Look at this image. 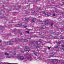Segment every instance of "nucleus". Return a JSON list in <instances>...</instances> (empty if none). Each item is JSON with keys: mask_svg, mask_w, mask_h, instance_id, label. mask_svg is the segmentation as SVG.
I'll use <instances>...</instances> for the list:
<instances>
[{"mask_svg": "<svg viewBox=\"0 0 64 64\" xmlns=\"http://www.w3.org/2000/svg\"><path fill=\"white\" fill-rule=\"evenodd\" d=\"M39 42H40V43H41V42H42V40H39Z\"/></svg>", "mask_w": 64, "mask_h": 64, "instance_id": "29", "label": "nucleus"}, {"mask_svg": "<svg viewBox=\"0 0 64 64\" xmlns=\"http://www.w3.org/2000/svg\"><path fill=\"white\" fill-rule=\"evenodd\" d=\"M25 32L27 33L28 34H29V32L28 31Z\"/></svg>", "mask_w": 64, "mask_h": 64, "instance_id": "22", "label": "nucleus"}, {"mask_svg": "<svg viewBox=\"0 0 64 64\" xmlns=\"http://www.w3.org/2000/svg\"><path fill=\"white\" fill-rule=\"evenodd\" d=\"M59 19H61V16H60L59 17Z\"/></svg>", "mask_w": 64, "mask_h": 64, "instance_id": "39", "label": "nucleus"}, {"mask_svg": "<svg viewBox=\"0 0 64 64\" xmlns=\"http://www.w3.org/2000/svg\"><path fill=\"white\" fill-rule=\"evenodd\" d=\"M32 19H33V20H34V19H35V18H32Z\"/></svg>", "mask_w": 64, "mask_h": 64, "instance_id": "37", "label": "nucleus"}, {"mask_svg": "<svg viewBox=\"0 0 64 64\" xmlns=\"http://www.w3.org/2000/svg\"><path fill=\"white\" fill-rule=\"evenodd\" d=\"M26 21H27V22H28L29 20V19L28 18H25Z\"/></svg>", "mask_w": 64, "mask_h": 64, "instance_id": "7", "label": "nucleus"}, {"mask_svg": "<svg viewBox=\"0 0 64 64\" xmlns=\"http://www.w3.org/2000/svg\"><path fill=\"white\" fill-rule=\"evenodd\" d=\"M41 28H42V29H43V27H42L41 28H40V29H41Z\"/></svg>", "mask_w": 64, "mask_h": 64, "instance_id": "47", "label": "nucleus"}, {"mask_svg": "<svg viewBox=\"0 0 64 64\" xmlns=\"http://www.w3.org/2000/svg\"><path fill=\"white\" fill-rule=\"evenodd\" d=\"M27 59L29 61H32V56H29L28 57Z\"/></svg>", "mask_w": 64, "mask_h": 64, "instance_id": "4", "label": "nucleus"}, {"mask_svg": "<svg viewBox=\"0 0 64 64\" xmlns=\"http://www.w3.org/2000/svg\"><path fill=\"white\" fill-rule=\"evenodd\" d=\"M53 22H52L50 24V26H53Z\"/></svg>", "mask_w": 64, "mask_h": 64, "instance_id": "12", "label": "nucleus"}, {"mask_svg": "<svg viewBox=\"0 0 64 64\" xmlns=\"http://www.w3.org/2000/svg\"><path fill=\"white\" fill-rule=\"evenodd\" d=\"M4 54L5 55H7V56H8V55H9V54L7 53V52H5Z\"/></svg>", "mask_w": 64, "mask_h": 64, "instance_id": "15", "label": "nucleus"}, {"mask_svg": "<svg viewBox=\"0 0 64 64\" xmlns=\"http://www.w3.org/2000/svg\"><path fill=\"white\" fill-rule=\"evenodd\" d=\"M16 52H13V53H12V55H15L16 54Z\"/></svg>", "mask_w": 64, "mask_h": 64, "instance_id": "16", "label": "nucleus"}, {"mask_svg": "<svg viewBox=\"0 0 64 64\" xmlns=\"http://www.w3.org/2000/svg\"><path fill=\"white\" fill-rule=\"evenodd\" d=\"M38 54V52H35L34 53V55H35V56H37V54Z\"/></svg>", "mask_w": 64, "mask_h": 64, "instance_id": "8", "label": "nucleus"}, {"mask_svg": "<svg viewBox=\"0 0 64 64\" xmlns=\"http://www.w3.org/2000/svg\"><path fill=\"white\" fill-rule=\"evenodd\" d=\"M26 27H27V26H24V28H26Z\"/></svg>", "mask_w": 64, "mask_h": 64, "instance_id": "33", "label": "nucleus"}, {"mask_svg": "<svg viewBox=\"0 0 64 64\" xmlns=\"http://www.w3.org/2000/svg\"><path fill=\"white\" fill-rule=\"evenodd\" d=\"M62 39H64V38H62Z\"/></svg>", "mask_w": 64, "mask_h": 64, "instance_id": "54", "label": "nucleus"}, {"mask_svg": "<svg viewBox=\"0 0 64 64\" xmlns=\"http://www.w3.org/2000/svg\"><path fill=\"white\" fill-rule=\"evenodd\" d=\"M45 25H46V24H45Z\"/></svg>", "mask_w": 64, "mask_h": 64, "instance_id": "52", "label": "nucleus"}, {"mask_svg": "<svg viewBox=\"0 0 64 64\" xmlns=\"http://www.w3.org/2000/svg\"><path fill=\"white\" fill-rule=\"evenodd\" d=\"M11 57H14L13 56H7L6 57V58H10Z\"/></svg>", "mask_w": 64, "mask_h": 64, "instance_id": "14", "label": "nucleus"}, {"mask_svg": "<svg viewBox=\"0 0 64 64\" xmlns=\"http://www.w3.org/2000/svg\"><path fill=\"white\" fill-rule=\"evenodd\" d=\"M22 33H21L20 34H22Z\"/></svg>", "mask_w": 64, "mask_h": 64, "instance_id": "46", "label": "nucleus"}, {"mask_svg": "<svg viewBox=\"0 0 64 64\" xmlns=\"http://www.w3.org/2000/svg\"><path fill=\"white\" fill-rule=\"evenodd\" d=\"M51 41H48L47 43H51Z\"/></svg>", "mask_w": 64, "mask_h": 64, "instance_id": "21", "label": "nucleus"}, {"mask_svg": "<svg viewBox=\"0 0 64 64\" xmlns=\"http://www.w3.org/2000/svg\"><path fill=\"white\" fill-rule=\"evenodd\" d=\"M55 11L56 13H58V12H59V10H56Z\"/></svg>", "mask_w": 64, "mask_h": 64, "instance_id": "13", "label": "nucleus"}, {"mask_svg": "<svg viewBox=\"0 0 64 64\" xmlns=\"http://www.w3.org/2000/svg\"><path fill=\"white\" fill-rule=\"evenodd\" d=\"M36 45V48H39V46H37V45Z\"/></svg>", "mask_w": 64, "mask_h": 64, "instance_id": "20", "label": "nucleus"}, {"mask_svg": "<svg viewBox=\"0 0 64 64\" xmlns=\"http://www.w3.org/2000/svg\"><path fill=\"white\" fill-rule=\"evenodd\" d=\"M25 40H26V39H25L24 40V41H25Z\"/></svg>", "mask_w": 64, "mask_h": 64, "instance_id": "48", "label": "nucleus"}, {"mask_svg": "<svg viewBox=\"0 0 64 64\" xmlns=\"http://www.w3.org/2000/svg\"><path fill=\"white\" fill-rule=\"evenodd\" d=\"M50 32L52 34H54V35H55L56 34V33L55 32H52V31H51Z\"/></svg>", "mask_w": 64, "mask_h": 64, "instance_id": "10", "label": "nucleus"}, {"mask_svg": "<svg viewBox=\"0 0 64 64\" xmlns=\"http://www.w3.org/2000/svg\"><path fill=\"white\" fill-rule=\"evenodd\" d=\"M41 7H40L39 8V9H41Z\"/></svg>", "mask_w": 64, "mask_h": 64, "instance_id": "40", "label": "nucleus"}, {"mask_svg": "<svg viewBox=\"0 0 64 64\" xmlns=\"http://www.w3.org/2000/svg\"><path fill=\"white\" fill-rule=\"evenodd\" d=\"M47 48H48V50H50V48L49 47V46H48V47H47Z\"/></svg>", "mask_w": 64, "mask_h": 64, "instance_id": "27", "label": "nucleus"}, {"mask_svg": "<svg viewBox=\"0 0 64 64\" xmlns=\"http://www.w3.org/2000/svg\"><path fill=\"white\" fill-rule=\"evenodd\" d=\"M52 16H55V14H52Z\"/></svg>", "mask_w": 64, "mask_h": 64, "instance_id": "30", "label": "nucleus"}, {"mask_svg": "<svg viewBox=\"0 0 64 64\" xmlns=\"http://www.w3.org/2000/svg\"><path fill=\"white\" fill-rule=\"evenodd\" d=\"M22 26H24V22L22 24Z\"/></svg>", "mask_w": 64, "mask_h": 64, "instance_id": "18", "label": "nucleus"}, {"mask_svg": "<svg viewBox=\"0 0 64 64\" xmlns=\"http://www.w3.org/2000/svg\"><path fill=\"white\" fill-rule=\"evenodd\" d=\"M31 22H35V21L32 20L31 21Z\"/></svg>", "mask_w": 64, "mask_h": 64, "instance_id": "32", "label": "nucleus"}, {"mask_svg": "<svg viewBox=\"0 0 64 64\" xmlns=\"http://www.w3.org/2000/svg\"><path fill=\"white\" fill-rule=\"evenodd\" d=\"M61 46H62V47H64V45H61Z\"/></svg>", "mask_w": 64, "mask_h": 64, "instance_id": "35", "label": "nucleus"}, {"mask_svg": "<svg viewBox=\"0 0 64 64\" xmlns=\"http://www.w3.org/2000/svg\"><path fill=\"white\" fill-rule=\"evenodd\" d=\"M57 33H58V34H57V35H58V34H59V32H57Z\"/></svg>", "mask_w": 64, "mask_h": 64, "instance_id": "44", "label": "nucleus"}, {"mask_svg": "<svg viewBox=\"0 0 64 64\" xmlns=\"http://www.w3.org/2000/svg\"><path fill=\"white\" fill-rule=\"evenodd\" d=\"M25 51H28V52H29L30 51V50H27Z\"/></svg>", "mask_w": 64, "mask_h": 64, "instance_id": "23", "label": "nucleus"}, {"mask_svg": "<svg viewBox=\"0 0 64 64\" xmlns=\"http://www.w3.org/2000/svg\"><path fill=\"white\" fill-rule=\"evenodd\" d=\"M51 62L53 63L52 64H64V62H61L57 59L53 60L51 61Z\"/></svg>", "mask_w": 64, "mask_h": 64, "instance_id": "1", "label": "nucleus"}, {"mask_svg": "<svg viewBox=\"0 0 64 64\" xmlns=\"http://www.w3.org/2000/svg\"><path fill=\"white\" fill-rule=\"evenodd\" d=\"M16 31V30H14V32H15V31Z\"/></svg>", "mask_w": 64, "mask_h": 64, "instance_id": "42", "label": "nucleus"}, {"mask_svg": "<svg viewBox=\"0 0 64 64\" xmlns=\"http://www.w3.org/2000/svg\"><path fill=\"white\" fill-rule=\"evenodd\" d=\"M42 26H44V25H42Z\"/></svg>", "mask_w": 64, "mask_h": 64, "instance_id": "51", "label": "nucleus"}, {"mask_svg": "<svg viewBox=\"0 0 64 64\" xmlns=\"http://www.w3.org/2000/svg\"><path fill=\"white\" fill-rule=\"evenodd\" d=\"M31 38H28V39H31Z\"/></svg>", "mask_w": 64, "mask_h": 64, "instance_id": "43", "label": "nucleus"}, {"mask_svg": "<svg viewBox=\"0 0 64 64\" xmlns=\"http://www.w3.org/2000/svg\"><path fill=\"white\" fill-rule=\"evenodd\" d=\"M18 27H20V26H21L20 25V24H18Z\"/></svg>", "mask_w": 64, "mask_h": 64, "instance_id": "26", "label": "nucleus"}, {"mask_svg": "<svg viewBox=\"0 0 64 64\" xmlns=\"http://www.w3.org/2000/svg\"><path fill=\"white\" fill-rule=\"evenodd\" d=\"M60 24H62V25L63 24V23L62 22H61L60 23Z\"/></svg>", "mask_w": 64, "mask_h": 64, "instance_id": "31", "label": "nucleus"}, {"mask_svg": "<svg viewBox=\"0 0 64 64\" xmlns=\"http://www.w3.org/2000/svg\"><path fill=\"white\" fill-rule=\"evenodd\" d=\"M63 3H64V4H63L64 5V3L63 2Z\"/></svg>", "mask_w": 64, "mask_h": 64, "instance_id": "50", "label": "nucleus"}, {"mask_svg": "<svg viewBox=\"0 0 64 64\" xmlns=\"http://www.w3.org/2000/svg\"><path fill=\"white\" fill-rule=\"evenodd\" d=\"M25 48L26 49H28L30 48V47H28L26 46H25Z\"/></svg>", "mask_w": 64, "mask_h": 64, "instance_id": "9", "label": "nucleus"}, {"mask_svg": "<svg viewBox=\"0 0 64 64\" xmlns=\"http://www.w3.org/2000/svg\"><path fill=\"white\" fill-rule=\"evenodd\" d=\"M52 55L51 56V57H53V56L54 55V54H52Z\"/></svg>", "mask_w": 64, "mask_h": 64, "instance_id": "25", "label": "nucleus"}, {"mask_svg": "<svg viewBox=\"0 0 64 64\" xmlns=\"http://www.w3.org/2000/svg\"><path fill=\"white\" fill-rule=\"evenodd\" d=\"M62 15H63V16H64V12H62Z\"/></svg>", "mask_w": 64, "mask_h": 64, "instance_id": "28", "label": "nucleus"}, {"mask_svg": "<svg viewBox=\"0 0 64 64\" xmlns=\"http://www.w3.org/2000/svg\"><path fill=\"white\" fill-rule=\"evenodd\" d=\"M15 39L16 40H17L16 41H20L21 40H20V39H18L17 38H15Z\"/></svg>", "mask_w": 64, "mask_h": 64, "instance_id": "11", "label": "nucleus"}, {"mask_svg": "<svg viewBox=\"0 0 64 64\" xmlns=\"http://www.w3.org/2000/svg\"><path fill=\"white\" fill-rule=\"evenodd\" d=\"M21 56V54H20V56H18V57L20 59V60H23L24 59V56Z\"/></svg>", "mask_w": 64, "mask_h": 64, "instance_id": "3", "label": "nucleus"}, {"mask_svg": "<svg viewBox=\"0 0 64 64\" xmlns=\"http://www.w3.org/2000/svg\"><path fill=\"white\" fill-rule=\"evenodd\" d=\"M58 45L56 46H55V48H58Z\"/></svg>", "mask_w": 64, "mask_h": 64, "instance_id": "19", "label": "nucleus"}, {"mask_svg": "<svg viewBox=\"0 0 64 64\" xmlns=\"http://www.w3.org/2000/svg\"><path fill=\"white\" fill-rule=\"evenodd\" d=\"M56 43H57L58 44H60L61 43L58 42V41H56Z\"/></svg>", "mask_w": 64, "mask_h": 64, "instance_id": "17", "label": "nucleus"}, {"mask_svg": "<svg viewBox=\"0 0 64 64\" xmlns=\"http://www.w3.org/2000/svg\"><path fill=\"white\" fill-rule=\"evenodd\" d=\"M38 42L36 41V42L35 44H34V42H32L30 44V46L32 47H33V46H34V45L35 46H36V45L37 46H38Z\"/></svg>", "mask_w": 64, "mask_h": 64, "instance_id": "2", "label": "nucleus"}, {"mask_svg": "<svg viewBox=\"0 0 64 64\" xmlns=\"http://www.w3.org/2000/svg\"><path fill=\"white\" fill-rule=\"evenodd\" d=\"M1 44H2V42H1V41H0V45H1Z\"/></svg>", "mask_w": 64, "mask_h": 64, "instance_id": "34", "label": "nucleus"}, {"mask_svg": "<svg viewBox=\"0 0 64 64\" xmlns=\"http://www.w3.org/2000/svg\"><path fill=\"white\" fill-rule=\"evenodd\" d=\"M61 39V37H59V38H58V39Z\"/></svg>", "mask_w": 64, "mask_h": 64, "instance_id": "38", "label": "nucleus"}, {"mask_svg": "<svg viewBox=\"0 0 64 64\" xmlns=\"http://www.w3.org/2000/svg\"><path fill=\"white\" fill-rule=\"evenodd\" d=\"M62 49H63V51H64V48H62Z\"/></svg>", "mask_w": 64, "mask_h": 64, "instance_id": "41", "label": "nucleus"}, {"mask_svg": "<svg viewBox=\"0 0 64 64\" xmlns=\"http://www.w3.org/2000/svg\"><path fill=\"white\" fill-rule=\"evenodd\" d=\"M5 62H4V63L3 62V63H2V64H5Z\"/></svg>", "mask_w": 64, "mask_h": 64, "instance_id": "45", "label": "nucleus"}, {"mask_svg": "<svg viewBox=\"0 0 64 64\" xmlns=\"http://www.w3.org/2000/svg\"><path fill=\"white\" fill-rule=\"evenodd\" d=\"M21 52H22V53H24V51L22 50Z\"/></svg>", "mask_w": 64, "mask_h": 64, "instance_id": "36", "label": "nucleus"}, {"mask_svg": "<svg viewBox=\"0 0 64 64\" xmlns=\"http://www.w3.org/2000/svg\"><path fill=\"white\" fill-rule=\"evenodd\" d=\"M24 60H25V58H24Z\"/></svg>", "mask_w": 64, "mask_h": 64, "instance_id": "53", "label": "nucleus"}, {"mask_svg": "<svg viewBox=\"0 0 64 64\" xmlns=\"http://www.w3.org/2000/svg\"><path fill=\"white\" fill-rule=\"evenodd\" d=\"M15 41H14L13 42H12L11 41H10L9 42H8V43H9V45H12L13 44L12 43V42H15Z\"/></svg>", "mask_w": 64, "mask_h": 64, "instance_id": "6", "label": "nucleus"}, {"mask_svg": "<svg viewBox=\"0 0 64 64\" xmlns=\"http://www.w3.org/2000/svg\"><path fill=\"white\" fill-rule=\"evenodd\" d=\"M64 62V61L61 62Z\"/></svg>", "mask_w": 64, "mask_h": 64, "instance_id": "49", "label": "nucleus"}, {"mask_svg": "<svg viewBox=\"0 0 64 64\" xmlns=\"http://www.w3.org/2000/svg\"><path fill=\"white\" fill-rule=\"evenodd\" d=\"M4 44H5L6 45H7V44L6 43V42H4Z\"/></svg>", "mask_w": 64, "mask_h": 64, "instance_id": "24", "label": "nucleus"}, {"mask_svg": "<svg viewBox=\"0 0 64 64\" xmlns=\"http://www.w3.org/2000/svg\"><path fill=\"white\" fill-rule=\"evenodd\" d=\"M42 12L45 15H47V16H49V13H48V12H45V11Z\"/></svg>", "mask_w": 64, "mask_h": 64, "instance_id": "5", "label": "nucleus"}]
</instances>
